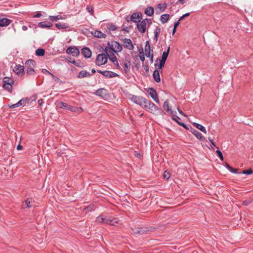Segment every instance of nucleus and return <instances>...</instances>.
<instances>
[{
  "label": "nucleus",
  "mask_w": 253,
  "mask_h": 253,
  "mask_svg": "<svg viewBox=\"0 0 253 253\" xmlns=\"http://www.w3.org/2000/svg\"><path fill=\"white\" fill-rule=\"evenodd\" d=\"M33 206V203L29 199H27L22 204V209L31 208Z\"/></svg>",
  "instance_id": "obj_28"
},
{
  "label": "nucleus",
  "mask_w": 253,
  "mask_h": 253,
  "mask_svg": "<svg viewBox=\"0 0 253 253\" xmlns=\"http://www.w3.org/2000/svg\"><path fill=\"white\" fill-rule=\"evenodd\" d=\"M226 168L230 171L232 169V167L229 165L227 163H226Z\"/></svg>",
  "instance_id": "obj_62"
},
{
  "label": "nucleus",
  "mask_w": 253,
  "mask_h": 253,
  "mask_svg": "<svg viewBox=\"0 0 253 253\" xmlns=\"http://www.w3.org/2000/svg\"><path fill=\"white\" fill-rule=\"evenodd\" d=\"M25 65L27 68H34L36 66V62L34 60L29 59L26 61Z\"/></svg>",
  "instance_id": "obj_31"
},
{
  "label": "nucleus",
  "mask_w": 253,
  "mask_h": 253,
  "mask_svg": "<svg viewBox=\"0 0 253 253\" xmlns=\"http://www.w3.org/2000/svg\"><path fill=\"white\" fill-rule=\"evenodd\" d=\"M161 33V28L159 27H157L154 30V35H159Z\"/></svg>",
  "instance_id": "obj_51"
},
{
  "label": "nucleus",
  "mask_w": 253,
  "mask_h": 253,
  "mask_svg": "<svg viewBox=\"0 0 253 253\" xmlns=\"http://www.w3.org/2000/svg\"><path fill=\"white\" fill-rule=\"evenodd\" d=\"M169 19V14H162L161 16V21L163 24H165L168 22Z\"/></svg>",
  "instance_id": "obj_34"
},
{
  "label": "nucleus",
  "mask_w": 253,
  "mask_h": 253,
  "mask_svg": "<svg viewBox=\"0 0 253 253\" xmlns=\"http://www.w3.org/2000/svg\"><path fill=\"white\" fill-rule=\"evenodd\" d=\"M87 9L88 11H89L90 13H92L93 12V10H92L91 7L90 6H88L87 7Z\"/></svg>",
  "instance_id": "obj_59"
},
{
  "label": "nucleus",
  "mask_w": 253,
  "mask_h": 253,
  "mask_svg": "<svg viewBox=\"0 0 253 253\" xmlns=\"http://www.w3.org/2000/svg\"><path fill=\"white\" fill-rule=\"evenodd\" d=\"M3 82V88L9 91H11L12 88V84H14L13 80L10 78L6 77L4 78Z\"/></svg>",
  "instance_id": "obj_4"
},
{
  "label": "nucleus",
  "mask_w": 253,
  "mask_h": 253,
  "mask_svg": "<svg viewBox=\"0 0 253 253\" xmlns=\"http://www.w3.org/2000/svg\"><path fill=\"white\" fill-rule=\"evenodd\" d=\"M57 106H58V107L61 109L71 111L72 112H76L77 110L78 109V108L77 107L71 106L62 101L58 102L57 103Z\"/></svg>",
  "instance_id": "obj_5"
},
{
  "label": "nucleus",
  "mask_w": 253,
  "mask_h": 253,
  "mask_svg": "<svg viewBox=\"0 0 253 253\" xmlns=\"http://www.w3.org/2000/svg\"><path fill=\"white\" fill-rule=\"evenodd\" d=\"M124 43V47L129 49L132 50L134 48V46L130 39L125 38L121 40Z\"/></svg>",
  "instance_id": "obj_11"
},
{
  "label": "nucleus",
  "mask_w": 253,
  "mask_h": 253,
  "mask_svg": "<svg viewBox=\"0 0 253 253\" xmlns=\"http://www.w3.org/2000/svg\"><path fill=\"white\" fill-rule=\"evenodd\" d=\"M111 217L105 216L104 223L107 224H110V223L111 222Z\"/></svg>",
  "instance_id": "obj_47"
},
{
  "label": "nucleus",
  "mask_w": 253,
  "mask_h": 253,
  "mask_svg": "<svg viewBox=\"0 0 253 253\" xmlns=\"http://www.w3.org/2000/svg\"><path fill=\"white\" fill-rule=\"evenodd\" d=\"M238 169H233V168H232V169H231V170L230 171L231 172L233 173L237 174V173H239L238 172Z\"/></svg>",
  "instance_id": "obj_56"
},
{
  "label": "nucleus",
  "mask_w": 253,
  "mask_h": 253,
  "mask_svg": "<svg viewBox=\"0 0 253 253\" xmlns=\"http://www.w3.org/2000/svg\"><path fill=\"white\" fill-rule=\"evenodd\" d=\"M150 112L153 114L158 115L161 114L163 111L161 108H159L154 104V106L152 107V108Z\"/></svg>",
  "instance_id": "obj_24"
},
{
  "label": "nucleus",
  "mask_w": 253,
  "mask_h": 253,
  "mask_svg": "<svg viewBox=\"0 0 253 253\" xmlns=\"http://www.w3.org/2000/svg\"><path fill=\"white\" fill-rule=\"evenodd\" d=\"M92 34L95 37H97L98 38H104L106 37V35L99 31H95L94 32L92 33Z\"/></svg>",
  "instance_id": "obj_32"
},
{
  "label": "nucleus",
  "mask_w": 253,
  "mask_h": 253,
  "mask_svg": "<svg viewBox=\"0 0 253 253\" xmlns=\"http://www.w3.org/2000/svg\"><path fill=\"white\" fill-rule=\"evenodd\" d=\"M190 15V13L188 12V13H186L184 14H183L182 16H181L179 19V21H180V20H183L185 17H188Z\"/></svg>",
  "instance_id": "obj_54"
},
{
  "label": "nucleus",
  "mask_w": 253,
  "mask_h": 253,
  "mask_svg": "<svg viewBox=\"0 0 253 253\" xmlns=\"http://www.w3.org/2000/svg\"><path fill=\"white\" fill-rule=\"evenodd\" d=\"M109 57L108 52L98 54L95 60V64L98 66H102L107 63Z\"/></svg>",
  "instance_id": "obj_2"
},
{
  "label": "nucleus",
  "mask_w": 253,
  "mask_h": 253,
  "mask_svg": "<svg viewBox=\"0 0 253 253\" xmlns=\"http://www.w3.org/2000/svg\"><path fill=\"white\" fill-rule=\"evenodd\" d=\"M144 20L145 21H146L149 24H151L152 23L151 20L150 19L146 18Z\"/></svg>",
  "instance_id": "obj_63"
},
{
  "label": "nucleus",
  "mask_w": 253,
  "mask_h": 253,
  "mask_svg": "<svg viewBox=\"0 0 253 253\" xmlns=\"http://www.w3.org/2000/svg\"><path fill=\"white\" fill-rule=\"evenodd\" d=\"M253 173V170L251 169H250L248 170H243L242 172H241V173H242L244 174H246V175L251 174H252Z\"/></svg>",
  "instance_id": "obj_41"
},
{
  "label": "nucleus",
  "mask_w": 253,
  "mask_h": 253,
  "mask_svg": "<svg viewBox=\"0 0 253 253\" xmlns=\"http://www.w3.org/2000/svg\"><path fill=\"white\" fill-rule=\"evenodd\" d=\"M170 176V173L167 171H165L164 173H163V177L165 178V179H169V178Z\"/></svg>",
  "instance_id": "obj_45"
},
{
  "label": "nucleus",
  "mask_w": 253,
  "mask_h": 253,
  "mask_svg": "<svg viewBox=\"0 0 253 253\" xmlns=\"http://www.w3.org/2000/svg\"><path fill=\"white\" fill-rule=\"evenodd\" d=\"M148 93L150 96L156 103L158 104L160 103L157 91L154 88L152 87L149 88L148 89Z\"/></svg>",
  "instance_id": "obj_10"
},
{
  "label": "nucleus",
  "mask_w": 253,
  "mask_h": 253,
  "mask_svg": "<svg viewBox=\"0 0 253 253\" xmlns=\"http://www.w3.org/2000/svg\"><path fill=\"white\" fill-rule=\"evenodd\" d=\"M13 72L18 75H23L25 73L24 67L21 65H16L13 69Z\"/></svg>",
  "instance_id": "obj_13"
},
{
  "label": "nucleus",
  "mask_w": 253,
  "mask_h": 253,
  "mask_svg": "<svg viewBox=\"0 0 253 253\" xmlns=\"http://www.w3.org/2000/svg\"><path fill=\"white\" fill-rule=\"evenodd\" d=\"M121 64L123 67L124 72L127 73L129 70L130 62L129 61L128 63L124 62Z\"/></svg>",
  "instance_id": "obj_36"
},
{
  "label": "nucleus",
  "mask_w": 253,
  "mask_h": 253,
  "mask_svg": "<svg viewBox=\"0 0 253 253\" xmlns=\"http://www.w3.org/2000/svg\"><path fill=\"white\" fill-rule=\"evenodd\" d=\"M52 25L51 23L46 21L40 22L38 24V27L41 28L51 29Z\"/></svg>",
  "instance_id": "obj_20"
},
{
  "label": "nucleus",
  "mask_w": 253,
  "mask_h": 253,
  "mask_svg": "<svg viewBox=\"0 0 253 253\" xmlns=\"http://www.w3.org/2000/svg\"><path fill=\"white\" fill-rule=\"evenodd\" d=\"M66 53L67 54H71L73 56L77 57L80 54V51L76 46H70L66 49Z\"/></svg>",
  "instance_id": "obj_9"
},
{
  "label": "nucleus",
  "mask_w": 253,
  "mask_h": 253,
  "mask_svg": "<svg viewBox=\"0 0 253 253\" xmlns=\"http://www.w3.org/2000/svg\"><path fill=\"white\" fill-rule=\"evenodd\" d=\"M108 58H109L110 61L114 63H115L116 62H117L118 61L116 56L115 55H114V54H113L112 57H110L109 56Z\"/></svg>",
  "instance_id": "obj_46"
},
{
  "label": "nucleus",
  "mask_w": 253,
  "mask_h": 253,
  "mask_svg": "<svg viewBox=\"0 0 253 253\" xmlns=\"http://www.w3.org/2000/svg\"><path fill=\"white\" fill-rule=\"evenodd\" d=\"M180 21H179V20L176 22H174V26H173V27H174L175 28H176L179 25V23H180Z\"/></svg>",
  "instance_id": "obj_57"
},
{
  "label": "nucleus",
  "mask_w": 253,
  "mask_h": 253,
  "mask_svg": "<svg viewBox=\"0 0 253 253\" xmlns=\"http://www.w3.org/2000/svg\"><path fill=\"white\" fill-rule=\"evenodd\" d=\"M12 20L7 18H1L0 19V27H4L9 25Z\"/></svg>",
  "instance_id": "obj_25"
},
{
  "label": "nucleus",
  "mask_w": 253,
  "mask_h": 253,
  "mask_svg": "<svg viewBox=\"0 0 253 253\" xmlns=\"http://www.w3.org/2000/svg\"><path fill=\"white\" fill-rule=\"evenodd\" d=\"M145 55L147 57H150L151 54L153 53V50H151V47L149 41L145 42Z\"/></svg>",
  "instance_id": "obj_19"
},
{
  "label": "nucleus",
  "mask_w": 253,
  "mask_h": 253,
  "mask_svg": "<svg viewBox=\"0 0 253 253\" xmlns=\"http://www.w3.org/2000/svg\"><path fill=\"white\" fill-rule=\"evenodd\" d=\"M252 200H246L243 202V205L245 206H248L252 202Z\"/></svg>",
  "instance_id": "obj_55"
},
{
  "label": "nucleus",
  "mask_w": 253,
  "mask_h": 253,
  "mask_svg": "<svg viewBox=\"0 0 253 253\" xmlns=\"http://www.w3.org/2000/svg\"><path fill=\"white\" fill-rule=\"evenodd\" d=\"M42 73L43 74H48L49 75H51L52 76L54 77V75L51 73L49 71H47L46 69H42Z\"/></svg>",
  "instance_id": "obj_53"
},
{
  "label": "nucleus",
  "mask_w": 253,
  "mask_h": 253,
  "mask_svg": "<svg viewBox=\"0 0 253 253\" xmlns=\"http://www.w3.org/2000/svg\"><path fill=\"white\" fill-rule=\"evenodd\" d=\"M167 8V4L166 3H160L158 4L156 7V12L158 14H160V13L164 11Z\"/></svg>",
  "instance_id": "obj_22"
},
{
  "label": "nucleus",
  "mask_w": 253,
  "mask_h": 253,
  "mask_svg": "<svg viewBox=\"0 0 253 253\" xmlns=\"http://www.w3.org/2000/svg\"><path fill=\"white\" fill-rule=\"evenodd\" d=\"M177 123L180 126H183L184 128H185V129H188L189 128L187 127V126H186V125L183 123H182V122H178V121H177L176 120H175Z\"/></svg>",
  "instance_id": "obj_48"
},
{
  "label": "nucleus",
  "mask_w": 253,
  "mask_h": 253,
  "mask_svg": "<svg viewBox=\"0 0 253 253\" xmlns=\"http://www.w3.org/2000/svg\"><path fill=\"white\" fill-rule=\"evenodd\" d=\"M139 53L142 54V55L140 56V59L142 62H143L145 61V57L143 54V49H142L141 51L139 50Z\"/></svg>",
  "instance_id": "obj_50"
},
{
  "label": "nucleus",
  "mask_w": 253,
  "mask_h": 253,
  "mask_svg": "<svg viewBox=\"0 0 253 253\" xmlns=\"http://www.w3.org/2000/svg\"><path fill=\"white\" fill-rule=\"evenodd\" d=\"M107 29L109 31H113L116 30L117 29V28L115 25L111 23V24H108L107 25Z\"/></svg>",
  "instance_id": "obj_39"
},
{
  "label": "nucleus",
  "mask_w": 253,
  "mask_h": 253,
  "mask_svg": "<svg viewBox=\"0 0 253 253\" xmlns=\"http://www.w3.org/2000/svg\"><path fill=\"white\" fill-rule=\"evenodd\" d=\"M108 45L105 48L106 52H110L111 50L112 53H117L121 52L122 50V45L116 41H112L111 42H108Z\"/></svg>",
  "instance_id": "obj_1"
},
{
  "label": "nucleus",
  "mask_w": 253,
  "mask_h": 253,
  "mask_svg": "<svg viewBox=\"0 0 253 253\" xmlns=\"http://www.w3.org/2000/svg\"><path fill=\"white\" fill-rule=\"evenodd\" d=\"M154 106V103L152 102L151 101L147 100L146 99L143 105L142 106V107L145 109L147 111H150L151 109L152 108V107Z\"/></svg>",
  "instance_id": "obj_15"
},
{
  "label": "nucleus",
  "mask_w": 253,
  "mask_h": 253,
  "mask_svg": "<svg viewBox=\"0 0 253 253\" xmlns=\"http://www.w3.org/2000/svg\"><path fill=\"white\" fill-rule=\"evenodd\" d=\"M158 36L159 35H154L153 40L155 41V42H157Z\"/></svg>",
  "instance_id": "obj_64"
},
{
  "label": "nucleus",
  "mask_w": 253,
  "mask_h": 253,
  "mask_svg": "<svg viewBox=\"0 0 253 253\" xmlns=\"http://www.w3.org/2000/svg\"><path fill=\"white\" fill-rule=\"evenodd\" d=\"M142 16L141 12H134L130 16V20L136 23L138 20L142 19Z\"/></svg>",
  "instance_id": "obj_14"
},
{
  "label": "nucleus",
  "mask_w": 253,
  "mask_h": 253,
  "mask_svg": "<svg viewBox=\"0 0 253 253\" xmlns=\"http://www.w3.org/2000/svg\"><path fill=\"white\" fill-rule=\"evenodd\" d=\"M96 221L98 223H104V217L100 215L96 218Z\"/></svg>",
  "instance_id": "obj_43"
},
{
  "label": "nucleus",
  "mask_w": 253,
  "mask_h": 253,
  "mask_svg": "<svg viewBox=\"0 0 253 253\" xmlns=\"http://www.w3.org/2000/svg\"><path fill=\"white\" fill-rule=\"evenodd\" d=\"M144 13L148 16H151L154 14V9L152 6L147 7L144 10Z\"/></svg>",
  "instance_id": "obj_30"
},
{
  "label": "nucleus",
  "mask_w": 253,
  "mask_h": 253,
  "mask_svg": "<svg viewBox=\"0 0 253 253\" xmlns=\"http://www.w3.org/2000/svg\"><path fill=\"white\" fill-rule=\"evenodd\" d=\"M114 64H115V65L116 66V68H117V69H120V65H119V63H118V61H117V62H115V63H114Z\"/></svg>",
  "instance_id": "obj_60"
},
{
  "label": "nucleus",
  "mask_w": 253,
  "mask_h": 253,
  "mask_svg": "<svg viewBox=\"0 0 253 253\" xmlns=\"http://www.w3.org/2000/svg\"><path fill=\"white\" fill-rule=\"evenodd\" d=\"M169 50L170 47H169L167 51L163 52L162 56V58L160 60L165 61L166 62L169 54Z\"/></svg>",
  "instance_id": "obj_37"
},
{
  "label": "nucleus",
  "mask_w": 253,
  "mask_h": 253,
  "mask_svg": "<svg viewBox=\"0 0 253 253\" xmlns=\"http://www.w3.org/2000/svg\"><path fill=\"white\" fill-rule=\"evenodd\" d=\"M35 72L34 68H27L26 70V73L29 75H33Z\"/></svg>",
  "instance_id": "obj_42"
},
{
  "label": "nucleus",
  "mask_w": 253,
  "mask_h": 253,
  "mask_svg": "<svg viewBox=\"0 0 253 253\" xmlns=\"http://www.w3.org/2000/svg\"><path fill=\"white\" fill-rule=\"evenodd\" d=\"M169 100L168 99L166 100L163 104L164 109L165 111H166L168 113L170 114V115H171L172 116L171 118L173 120H176V118H178V119H179L180 118L178 116L175 115V114L176 113V112L175 111V112L173 111L170 108V107L169 106Z\"/></svg>",
  "instance_id": "obj_3"
},
{
  "label": "nucleus",
  "mask_w": 253,
  "mask_h": 253,
  "mask_svg": "<svg viewBox=\"0 0 253 253\" xmlns=\"http://www.w3.org/2000/svg\"><path fill=\"white\" fill-rule=\"evenodd\" d=\"M91 74L89 72L85 70H83L79 73L77 75V78L79 79H82L84 77L89 78L91 77Z\"/></svg>",
  "instance_id": "obj_23"
},
{
  "label": "nucleus",
  "mask_w": 253,
  "mask_h": 253,
  "mask_svg": "<svg viewBox=\"0 0 253 253\" xmlns=\"http://www.w3.org/2000/svg\"><path fill=\"white\" fill-rule=\"evenodd\" d=\"M42 14L41 11H38L36 14L33 16V18H39L41 16H42Z\"/></svg>",
  "instance_id": "obj_52"
},
{
  "label": "nucleus",
  "mask_w": 253,
  "mask_h": 253,
  "mask_svg": "<svg viewBox=\"0 0 253 253\" xmlns=\"http://www.w3.org/2000/svg\"><path fill=\"white\" fill-rule=\"evenodd\" d=\"M218 157L220 158L221 160H223V157L222 152L219 150H217L216 151Z\"/></svg>",
  "instance_id": "obj_49"
},
{
  "label": "nucleus",
  "mask_w": 253,
  "mask_h": 253,
  "mask_svg": "<svg viewBox=\"0 0 253 253\" xmlns=\"http://www.w3.org/2000/svg\"><path fill=\"white\" fill-rule=\"evenodd\" d=\"M191 132L193 134H194L198 139L202 141H206V139L204 137L202 134L198 131L197 130L192 128L191 130Z\"/></svg>",
  "instance_id": "obj_18"
},
{
  "label": "nucleus",
  "mask_w": 253,
  "mask_h": 253,
  "mask_svg": "<svg viewBox=\"0 0 253 253\" xmlns=\"http://www.w3.org/2000/svg\"><path fill=\"white\" fill-rule=\"evenodd\" d=\"M151 63L153 62V53L151 54L150 57H149Z\"/></svg>",
  "instance_id": "obj_61"
},
{
  "label": "nucleus",
  "mask_w": 253,
  "mask_h": 253,
  "mask_svg": "<svg viewBox=\"0 0 253 253\" xmlns=\"http://www.w3.org/2000/svg\"><path fill=\"white\" fill-rule=\"evenodd\" d=\"M193 125L196 127L197 128L199 129V130H200L201 131H202L203 132L205 133H207V130H206V129L205 128V126H203L198 124V123H194L193 124Z\"/></svg>",
  "instance_id": "obj_33"
},
{
  "label": "nucleus",
  "mask_w": 253,
  "mask_h": 253,
  "mask_svg": "<svg viewBox=\"0 0 253 253\" xmlns=\"http://www.w3.org/2000/svg\"><path fill=\"white\" fill-rule=\"evenodd\" d=\"M165 62L161 61L158 59H157L155 61L154 66L157 69H161L165 65Z\"/></svg>",
  "instance_id": "obj_27"
},
{
  "label": "nucleus",
  "mask_w": 253,
  "mask_h": 253,
  "mask_svg": "<svg viewBox=\"0 0 253 253\" xmlns=\"http://www.w3.org/2000/svg\"><path fill=\"white\" fill-rule=\"evenodd\" d=\"M68 61L77 67L81 68L84 67L83 63L80 60H75L74 59L70 57L69 58V59H68Z\"/></svg>",
  "instance_id": "obj_17"
},
{
  "label": "nucleus",
  "mask_w": 253,
  "mask_h": 253,
  "mask_svg": "<svg viewBox=\"0 0 253 253\" xmlns=\"http://www.w3.org/2000/svg\"><path fill=\"white\" fill-rule=\"evenodd\" d=\"M209 141H210V142L211 143V144L213 145V146H215V144L214 143V142H213V140L211 138V137H209L208 138Z\"/></svg>",
  "instance_id": "obj_58"
},
{
  "label": "nucleus",
  "mask_w": 253,
  "mask_h": 253,
  "mask_svg": "<svg viewBox=\"0 0 253 253\" xmlns=\"http://www.w3.org/2000/svg\"><path fill=\"white\" fill-rule=\"evenodd\" d=\"M26 102V100L23 98V99L20 100L17 103H16L15 104H12V105H8V107L11 109H13V108L18 107L23 105L24 103Z\"/></svg>",
  "instance_id": "obj_26"
},
{
  "label": "nucleus",
  "mask_w": 253,
  "mask_h": 253,
  "mask_svg": "<svg viewBox=\"0 0 253 253\" xmlns=\"http://www.w3.org/2000/svg\"><path fill=\"white\" fill-rule=\"evenodd\" d=\"M107 90L104 88H99L95 92V94L96 95L102 98L105 97L107 96Z\"/></svg>",
  "instance_id": "obj_21"
},
{
  "label": "nucleus",
  "mask_w": 253,
  "mask_h": 253,
  "mask_svg": "<svg viewBox=\"0 0 253 253\" xmlns=\"http://www.w3.org/2000/svg\"><path fill=\"white\" fill-rule=\"evenodd\" d=\"M130 99L132 102L137 105H139L141 107L143 105V104L146 100L145 98L142 96H136L134 95H131Z\"/></svg>",
  "instance_id": "obj_6"
},
{
  "label": "nucleus",
  "mask_w": 253,
  "mask_h": 253,
  "mask_svg": "<svg viewBox=\"0 0 253 253\" xmlns=\"http://www.w3.org/2000/svg\"><path fill=\"white\" fill-rule=\"evenodd\" d=\"M97 72L102 74L104 77L106 78H112L119 76V75L116 73H114L111 71H101L97 70Z\"/></svg>",
  "instance_id": "obj_7"
},
{
  "label": "nucleus",
  "mask_w": 253,
  "mask_h": 253,
  "mask_svg": "<svg viewBox=\"0 0 253 253\" xmlns=\"http://www.w3.org/2000/svg\"><path fill=\"white\" fill-rule=\"evenodd\" d=\"M153 77L154 81L157 83H160L161 81V78L160 76V72L158 69L154 70Z\"/></svg>",
  "instance_id": "obj_29"
},
{
  "label": "nucleus",
  "mask_w": 253,
  "mask_h": 253,
  "mask_svg": "<svg viewBox=\"0 0 253 253\" xmlns=\"http://www.w3.org/2000/svg\"><path fill=\"white\" fill-rule=\"evenodd\" d=\"M132 232L135 234L142 235L147 234L151 230L148 227L135 228L132 229Z\"/></svg>",
  "instance_id": "obj_8"
},
{
  "label": "nucleus",
  "mask_w": 253,
  "mask_h": 253,
  "mask_svg": "<svg viewBox=\"0 0 253 253\" xmlns=\"http://www.w3.org/2000/svg\"><path fill=\"white\" fill-rule=\"evenodd\" d=\"M61 17L59 15L57 16H49L48 19L51 21H57L60 19Z\"/></svg>",
  "instance_id": "obj_40"
},
{
  "label": "nucleus",
  "mask_w": 253,
  "mask_h": 253,
  "mask_svg": "<svg viewBox=\"0 0 253 253\" xmlns=\"http://www.w3.org/2000/svg\"><path fill=\"white\" fill-rule=\"evenodd\" d=\"M111 222L109 225L115 226L116 223H118V220L117 218H111Z\"/></svg>",
  "instance_id": "obj_44"
},
{
  "label": "nucleus",
  "mask_w": 253,
  "mask_h": 253,
  "mask_svg": "<svg viewBox=\"0 0 253 253\" xmlns=\"http://www.w3.org/2000/svg\"><path fill=\"white\" fill-rule=\"evenodd\" d=\"M45 51L42 48H38L36 50V54L38 56H42L44 55Z\"/></svg>",
  "instance_id": "obj_38"
},
{
  "label": "nucleus",
  "mask_w": 253,
  "mask_h": 253,
  "mask_svg": "<svg viewBox=\"0 0 253 253\" xmlns=\"http://www.w3.org/2000/svg\"><path fill=\"white\" fill-rule=\"evenodd\" d=\"M137 28L141 33H144L146 31V22L145 20H138L137 23Z\"/></svg>",
  "instance_id": "obj_12"
},
{
  "label": "nucleus",
  "mask_w": 253,
  "mask_h": 253,
  "mask_svg": "<svg viewBox=\"0 0 253 253\" xmlns=\"http://www.w3.org/2000/svg\"><path fill=\"white\" fill-rule=\"evenodd\" d=\"M55 26L58 29H67V28H69V25L68 24L64 23H56V24H55Z\"/></svg>",
  "instance_id": "obj_35"
},
{
  "label": "nucleus",
  "mask_w": 253,
  "mask_h": 253,
  "mask_svg": "<svg viewBox=\"0 0 253 253\" xmlns=\"http://www.w3.org/2000/svg\"><path fill=\"white\" fill-rule=\"evenodd\" d=\"M81 53L86 58H90L92 54L91 51L88 47H84L82 48Z\"/></svg>",
  "instance_id": "obj_16"
}]
</instances>
